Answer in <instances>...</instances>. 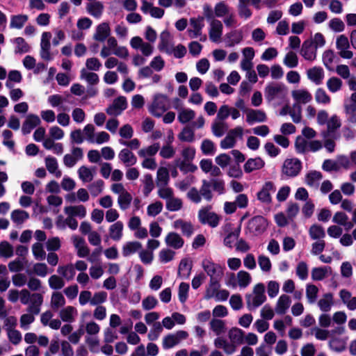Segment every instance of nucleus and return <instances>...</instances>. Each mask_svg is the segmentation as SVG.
Returning a JSON list of instances; mask_svg holds the SVG:
<instances>
[{"label":"nucleus","instance_id":"6e6552de","mask_svg":"<svg viewBox=\"0 0 356 356\" xmlns=\"http://www.w3.org/2000/svg\"><path fill=\"white\" fill-rule=\"evenodd\" d=\"M202 267L210 278L222 277L223 275L221 266L220 265L215 264L209 260H204L202 261Z\"/></svg>","mask_w":356,"mask_h":356},{"label":"nucleus","instance_id":"603ef678","mask_svg":"<svg viewBox=\"0 0 356 356\" xmlns=\"http://www.w3.org/2000/svg\"><path fill=\"white\" fill-rule=\"evenodd\" d=\"M163 330L162 325L159 322H155L153 324L152 328L148 333L147 337L149 341H156L158 339L161 332Z\"/></svg>","mask_w":356,"mask_h":356},{"label":"nucleus","instance_id":"2eb2a0df","mask_svg":"<svg viewBox=\"0 0 356 356\" xmlns=\"http://www.w3.org/2000/svg\"><path fill=\"white\" fill-rule=\"evenodd\" d=\"M165 243L175 249H179L183 247L184 241V239L176 232H170L165 236Z\"/></svg>","mask_w":356,"mask_h":356},{"label":"nucleus","instance_id":"bf43d9fd","mask_svg":"<svg viewBox=\"0 0 356 356\" xmlns=\"http://www.w3.org/2000/svg\"><path fill=\"white\" fill-rule=\"evenodd\" d=\"M32 251L36 259H44L46 253L43 249V245L42 243L39 242L34 243L32 246Z\"/></svg>","mask_w":356,"mask_h":356},{"label":"nucleus","instance_id":"b1692460","mask_svg":"<svg viewBox=\"0 0 356 356\" xmlns=\"http://www.w3.org/2000/svg\"><path fill=\"white\" fill-rule=\"evenodd\" d=\"M228 39V46L234 47L235 44H239L243 38L242 31L240 30H234L227 33Z\"/></svg>","mask_w":356,"mask_h":356},{"label":"nucleus","instance_id":"338daca9","mask_svg":"<svg viewBox=\"0 0 356 356\" xmlns=\"http://www.w3.org/2000/svg\"><path fill=\"white\" fill-rule=\"evenodd\" d=\"M211 330L217 334H220L225 329V323L222 320L213 319L210 322Z\"/></svg>","mask_w":356,"mask_h":356},{"label":"nucleus","instance_id":"e433bc0d","mask_svg":"<svg viewBox=\"0 0 356 356\" xmlns=\"http://www.w3.org/2000/svg\"><path fill=\"white\" fill-rule=\"evenodd\" d=\"M76 311L72 306H67L60 311V317L64 322H72L74 321L73 313Z\"/></svg>","mask_w":356,"mask_h":356},{"label":"nucleus","instance_id":"cd10ccee","mask_svg":"<svg viewBox=\"0 0 356 356\" xmlns=\"http://www.w3.org/2000/svg\"><path fill=\"white\" fill-rule=\"evenodd\" d=\"M26 15H12L10 19V27L17 29H22L28 20Z\"/></svg>","mask_w":356,"mask_h":356},{"label":"nucleus","instance_id":"393cba45","mask_svg":"<svg viewBox=\"0 0 356 356\" xmlns=\"http://www.w3.org/2000/svg\"><path fill=\"white\" fill-rule=\"evenodd\" d=\"M292 96L295 100L303 104L310 102L312 99V95L305 90H293Z\"/></svg>","mask_w":356,"mask_h":356},{"label":"nucleus","instance_id":"5701e85b","mask_svg":"<svg viewBox=\"0 0 356 356\" xmlns=\"http://www.w3.org/2000/svg\"><path fill=\"white\" fill-rule=\"evenodd\" d=\"M65 212L70 216L84 218L86 215V209L83 205L70 206L65 208Z\"/></svg>","mask_w":356,"mask_h":356},{"label":"nucleus","instance_id":"5fc2aeb1","mask_svg":"<svg viewBox=\"0 0 356 356\" xmlns=\"http://www.w3.org/2000/svg\"><path fill=\"white\" fill-rule=\"evenodd\" d=\"M104 184V182L102 179H99L90 184L88 186V190L90 191V194L94 197L97 196L99 193H102Z\"/></svg>","mask_w":356,"mask_h":356},{"label":"nucleus","instance_id":"9b49d317","mask_svg":"<svg viewBox=\"0 0 356 356\" xmlns=\"http://www.w3.org/2000/svg\"><path fill=\"white\" fill-rule=\"evenodd\" d=\"M111 33V29L108 23L102 22L97 26L96 32L93 38L99 42H104Z\"/></svg>","mask_w":356,"mask_h":356},{"label":"nucleus","instance_id":"e2e57ef3","mask_svg":"<svg viewBox=\"0 0 356 356\" xmlns=\"http://www.w3.org/2000/svg\"><path fill=\"white\" fill-rule=\"evenodd\" d=\"M296 274L302 280H305L307 278L308 268L307 264L305 261H300L298 263L296 268Z\"/></svg>","mask_w":356,"mask_h":356},{"label":"nucleus","instance_id":"9d476101","mask_svg":"<svg viewBox=\"0 0 356 356\" xmlns=\"http://www.w3.org/2000/svg\"><path fill=\"white\" fill-rule=\"evenodd\" d=\"M223 26L220 20L213 19L211 22V28L209 32L210 40L217 42L222 33Z\"/></svg>","mask_w":356,"mask_h":356},{"label":"nucleus","instance_id":"ddd939ff","mask_svg":"<svg viewBox=\"0 0 356 356\" xmlns=\"http://www.w3.org/2000/svg\"><path fill=\"white\" fill-rule=\"evenodd\" d=\"M190 24L193 26V30H188V31L192 33H190V37L191 38H197L199 35L202 34V29L204 26V17L199 16L198 17H193L190 19Z\"/></svg>","mask_w":356,"mask_h":356},{"label":"nucleus","instance_id":"423d86ee","mask_svg":"<svg viewBox=\"0 0 356 356\" xmlns=\"http://www.w3.org/2000/svg\"><path fill=\"white\" fill-rule=\"evenodd\" d=\"M301 55L307 60H314L316 57V48L314 47L313 40H306L303 42L300 50Z\"/></svg>","mask_w":356,"mask_h":356},{"label":"nucleus","instance_id":"bb28decb","mask_svg":"<svg viewBox=\"0 0 356 356\" xmlns=\"http://www.w3.org/2000/svg\"><path fill=\"white\" fill-rule=\"evenodd\" d=\"M142 248V245L138 241L127 242L122 248V254L124 257H128L135 253Z\"/></svg>","mask_w":356,"mask_h":356},{"label":"nucleus","instance_id":"3c124183","mask_svg":"<svg viewBox=\"0 0 356 356\" xmlns=\"http://www.w3.org/2000/svg\"><path fill=\"white\" fill-rule=\"evenodd\" d=\"M177 165L179 167V170L184 174L188 172H194L197 169L195 165L187 161H180L179 159L177 161Z\"/></svg>","mask_w":356,"mask_h":356},{"label":"nucleus","instance_id":"09e8293b","mask_svg":"<svg viewBox=\"0 0 356 356\" xmlns=\"http://www.w3.org/2000/svg\"><path fill=\"white\" fill-rule=\"evenodd\" d=\"M214 345L218 348H223L225 351L228 354L232 353L235 350L234 346H230L226 340L221 337H218L215 339Z\"/></svg>","mask_w":356,"mask_h":356},{"label":"nucleus","instance_id":"6e6d98bb","mask_svg":"<svg viewBox=\"0 0 356 356\" xmlns=\"http://www.w3.org/2000/svg\"><path fill=\"white\" fill-rule=\"evenodd\" d=\"M159 148V143H156L149 146L147 149H140L138 151V155L140 157H145L146 155L154 156L157 153Z\"/></svg>","mask_w":356,"mask_h":356},{"label":"nucleus","instance_id":"aec40b11","mask_svg":"<svg viewBox=\"0 0 356 356\" xmlns=\"http://www.w3.org/2000/svg\"><path fill=\"white\" fill-rule=\"evenodd\" d=\"M45 165L50 173L54 174L57 178L60 177L62 173L61 171L58 170V162L56 158L50 156H47L45 159Z\"/></svg>","mask_w":356,"mask_h":356},{"label":"nucleus","instance_id":"1a4fd4ad","mask_svg":"<svg viewBox=\"0 0 356 356\" xmlns=\"http://www.w3.org/2000/svg\"><path fill=\"white\" fill-rule=\"evenodd\" d=\"M267 120L266 115L261 110L248 109L246 114V122L249 124L254 122H264Z\"/></svg>","mask_w":356,"mask_h":356},{"label":"nucleus","instance_id":"37998d69","mask_svg":"<svg viewBox=\"0 0 356 356\" xmlns=\"http://www.w3.org/2000/svg\"><path fill=\"white\" fill-rule=\"evenodd\" d=\"M308 142L301 136H298L295 140L296 151L298 154H305L307 152Z\"/></svg>","mask_w":356,"mask_h":356},{"label":"nucleus","instance_id":"f3484780","mask_svg":"<svg viewBox=\"0 0 356 356\" xmlns=\"http://www.w3.org/2000/svg\"><path fill=\"white\" fill-rule=\"evenodd\" d=\"M285 87L282 84L273 85L269 84L265 88V96L268 101H272L285 90Z\"/></svg>","mask_w":356,"mask_h":356},{"label":"nucleus","instance_id":"0e129e2a","mask_svg":"<svg viewBox=\"0 0 356 356\" xmlns=\"http://www.w3.org/2000/svg\"><path fill=\"white\" fill-rule=\"evenodd\" d=\"M8 337L10 341L14 345L19 344L22 341L20 332L15 329L8 328Z\"/></svg>","mask_w":356,"mask_h":356},{"label":"nucleus","instance_id":"c03bdc74","mask_svg":"<svg viewBox=\"0 0 356 356\" xmlns=\"http://www.w3.org/2000/svg\"><path fill=\"white\" fill-rule=\"evenodd\" d=\"M189 284L186 282H181L179 286L178 297L179 300L181 303H185L188 299Z\"/></svg>","mask_w":356,"mask_h":356},{"label":"nucleus","instance_id":"a878e982","mask_svg":"<svg viewBox=\"0 0 356 356\" xmlns=\"http://www.w3.org/2000/svg\"><path fill=\"white\" fill-rule=\"evenodd\" d=\"M120 159L124 163L128 165H134L137 159L136 156L128 149H123L119 153Z\"/></svg>","mask_w":356,"mask_h":356},{"label":"nucleus","instance_id":"ea45409f","mask_svg":"<svg viewBox=\"0 0 356 356\" xmlns=\"http://www.w3.org/2000/svg\"><path fill=\"white\" fill-rule=\"evenodd\" d=\"M238 283L240 287H247L251 282L250 274L245 270H240L237 273Z\"/></svg>","mask_w":356,"mask_h":356},{"label":"nucleus","instance_id":"052dcab7","mask_svg":"<svg viewBox=\"0 0 356 356\" xmlns=\"http://www.w3.org/2000/svg\"><path fill=\"white\" fill-rule=\"evenodd\" d=\"M113 104V106L118 109L116 115H120L127 107V99L124 96H120L115 99Z\"/></svg>","mask_w":356,"mask_h":356},{"label":"nucleus","instance_id":"dca6fc26","mask_svg":"<svg viewBox=\"0 0 356 356\" xmlns=\"http://www.w3.org/2000/svg\"><path fill=\"white\" fill-rule=\"evenodd\" d=\"M192 267V261L188 258L182 259L178 268V276L184 279H188L191 275Z\"/></svg>","mask_w":356,"mask_h":356},{"label":"nucleus","instance_id":"58836bf2","mask_svg":"<svg viewBox=\"0 0 356 356\" xmlns=\"http://www.w3.org/2000/svg\"><path fill=\"white\" fill-rule=\"evenodd\" d=\"M195 113L191 109H183L178 115V120L181 124H186L195 118Z\"/></svg>","mask_w":356,"mask_h":356},{"label":"nucleus","instance_id":"39448f33","mask_svg":"<svg viewBox=\"0 0 356 356\" xmlns=\"http://www.w3.org/2000/svg\"><path fill=\"white\" fill-rule=\"evenodd\" d=\"M275 190L276 188L273 182L270 181L265 182L261 191L257 194L258 200L264 203L271 202L270 192H275Z\"/></svg>","mask_w":356,"mask_h":356},{"label":"nucleus","instance_id":"7ed1b4c3","mask_svg":"<svg viewBox=\"0 0 356 356\" xmlns=\"http://www.w3.org/2000/svg\"><path fill=\"white\" fill-rule=\"evenodd\" d=\"M268 226V221L262 216L252 217L248 222L247 228L254 235L263 234Z\"/></svg>","mask_w":356,"mask_h":356},{"label":"nucleus","instance_id":"2f4dec72","mask_svg":"<svg viewBox=\"0 0 356 356\" xmlns=\"http://www.w3.org/2000/svg\"><path fill=\"white\" fill-rule=\"evenodd\" d=\"M131 201L132 196L127 191H125L124 193L120 194L118 199L119 207L122 210L127 209L129 207Z\"/></svg>","mask_w":356,"mask_h":356},{"label":"nucleus","instance_id":"c756f323","mask_svg":"<svg viewBox=\"0 0 356 356\" xmlns=\"http://www.w3.org/2000/svg\"><path fill=\"white\" fill-rule=\"evenodd\" d=\"M309 234L312 239L317 240L323 238L325 236V232L323 227L319 225H312L309 229Z\"/></svg>","mask_w":356,"mask_h":356},{"label":"nucleus","instance_id":"f704fd0d","mask_svg":"<svg viewBox=\"0 0 356 356\" xmlns=\"http://www.w3.org/2000/svg\"><path fill=\"white\" fill-rule=\"evenodd\" d=\"M58 273L61 274L67 280H71L75 275V270L72 264L59 266L58 268Z\"/></svg>","mask_w":356,"mask_h":356},{"label":"nucleus","instance_id":"4d7b16f0","mask_svg":"<svg viewBox=\"0 0 356 356\" xmlns=\"http://www.w3.org/2000/svg\"><path fill=\"white\" fill-rule=\"evenodd\" d=\"M162 209L163 203L160 201H156L147 207V214L150 216H156L162 211Z\"/></svg>","mask_w":356,"mask_h":356},{"label":"nucleus","instance_id":"69168bd1","mask_svg":"<svg viewBox=\"0 0 356 356\" xmlns=\"http://www.w3.org/2000/svg\"><path fill=\"white\" fill-rule=\"evenodd\" d=\"M318 289L316 286L314 284H307L306 288V296L309 302H315L317 298Z\"/></svg>","mask_w":356,"mask_h":356},{"label":"nucleus","instance_id":"f8f14e48","mask_svg":"<svg viewBox=\"0 0 356 356\" xmlns=\"http://www.w3.org/2000/svg\"><path fill=\"white\" fill-rule=\"evenodd\" d=\"M265 165L264 161L259 156L254 159H248L244 164V171L246 173L252 172L256 170H260Z\"/></svg>","mask_w":356,"mask_h":356},{"label":"nucleus","instance_id":"20e7f679","mask_svg":"<svg viewBox=\"0 0 356 356\" xmlns=\"http://www.w3.org/2000/svg\"><path fill=\"white\" fill-rule=\"evenodd\" d=\"M211 206L201 209L198 212V218L202 224H208L211 227H216L219 224V216L214 212H209Z\"/></svg>","mask_w":356,"mask_h":356},{"label":"nucleus","instance_id":"c85d7f7f","mask_svg":"<svg viewBox=\"0 0 356 356\" xmlns=\"http://www.w3.org/2000/svg\"><path fill=\"white\" fill-rule=\"evenodd\" d=\"M88 12L95 17V18H99L102 15L104 10V6L100 1H95L90 3L88 6Z\"/></svg>","mask_w":356,"mask_h":356},{"label":"nucleus","instance_id":"4468645a","mask_svg":"<svg viewBox=\"0 0 356 356\" xmlns=\"http://www.w3.org/2000/svg\"><path fill=\"white\" fill-rule=\"evenodd\" d=\"M307 77L315 84L319 85L324 78V71L321 67H313L307 72Z\"/></svg>","mask_w":356,"mask_h":356},{"label":"nucleus","instance_id":"a18cd8bd","mask_svg":"<svg viewBox=\"0 0 356 356\" xmlns=\"http://www.w3.org/2000/svg\"><path fill=\"white\" fill-rule=\"evenodd\" d=\"M49 285L51 289L58 290L65 285V282L60 277L53 275L49 278Z\"/></svg>","mask_w":356,"mask_h":356},{"label":"nucleus","instance_id":"4c0bfd02","mask_svg":"<svg viewBox=\"0 0 356 356\" xmlns=\"http://www.w3.org/2000/svg\"><path fill=\"white\" fill-rule=\"evenodd\" d=\"M284 64L289 68H294L298 65V58L293 51L288 52L284 58Z\"/></svg>","mask_w":356,"mask_h":356},{"label":"nucleus","instance_id":"774afa93","mask_svg":"<svg viewBox=\"0 0 356 356\" xmlns=\"http://www.w3.org/2000/svg\"><path fill=\"white\" fill-rule=\"evenodd\" d=\"M201 150L205 155H211L214 152V143L209 139H204L201 145Z\"/></svg>","mask_w":356,"mask_h":356},{"label":"nucleus","instance_id":"8fccbe9b","mask_svg":"<svg viewBox=\"0 0 356 356\" xmlns=\"http://www.w3.org/2000/svg\"><path fill=\"white\" fill-rule=\"evenodd\" d=\"M182 201L179 198L172 197L166 202V209L170 211H177L181 209Z\"/></svg>","mask_w":356,"mask_h":356},{"label":"nucleus","instance_id":"6ab92c4d","mask_svg":"<svg viewBox=\"0 0 356 356\" xmlns=\"http://www.w3.org/2000/svg\"><path fill=\"white\" fill-rule=\"evenodd\" d=\"M123 223L117 221L109 227L110 237L114 241H120L122 236Z\"/></svg>","mask_w":356,"mask_h":356},{"label":"nucleus","instance_id":"49530a36","mask_svg":"<svg viewBox=\"0 0 356 356\" xmlns=\"http://www.w3.org/2000/svg\"><path fill=\"white\" fill-rule=\"evenodd\" d=\"M81 78L86 79L91 85L97 84L99 81V76L96 73L88 72L84 68L81 70Z\"/></svg>","mask_w":356,"mask_h":356},{"label":"nucleus","instance_id":"4be33fe9","mask_svg":"<svg viewBox=\"0 0 356 356\" xmlns=\"http://www.w3.org/2000/svg\"><path fill=\"white\" fill-rule=\"evenodd\" d=\"M244 331L238 327H232L229 331L230 340L236 343L242 344L244 343Z\"/></svg>","mask_w":356,"mask_h":356},{"label":"nucleus","instance_id":"c9c22d12","mask_svg":"<svg viewBox=\"0 0 356 356\" xmlns=\"http://www.w3.org/2000/svg\"><path fill=\"white\" fill-rule=\"evenodd\" d=\"M327 268H330L327 266L314 268L312 270V279L314 281L323 280L326 277Z\"/></svg>","mask_w":356,"mask_h":356},{"label":"nucleus","instance_id":"473e14b6","mask_svg":"<svg viewBox=\"0 0 356 356\" xmlns=\"http://www.w3.org/2000/svg\"><path fill=\"white\" fill-rule=\"evenodd\" d=\"M332 299L333 296L331 293H325L324 298L319 300L318 302L321 310L325 312H329L332 304Z\"/></svg>","mask_w":356,"mask_h":356},{"label":"nucleus","instance_id":"de8ad7c7","mask_svg":"<svg viewBox=\"0 0 356 356\" xmlns=\"http://www.w3.org/2000/svg\"><path fill=\"white\" fill-rule=\"evenodd\" d=\"M211 186V182H209L205 179L202 181V185L200 188V193L207 201H211L213 197L211 191L210 190Z\"/></svg>","mask_w":356,"mask_h":356},{"label":"nucleus","instance_id":"680f3d73","mask_svg":"<svg viewBox=\"0 0 356 356\" xmlns=\"http://www.w3.org/2000/svg\"><path fill=\"white\" fill-rule=\"evenodd\" d=\"M175 252L170 249H162L159 252V260L162 263H168L174 258Z\"/></svg>","mask_w":356,"mask_h":356},{"label":"nucleus","instance_id":"a211bd4d","mask_svg":"<svg viewBox=\"0 0 356 356\" xmlns=\"http://www.w3.org/2000/svg\"><path fill=\"white\" fill-rule=\"evenodd\" d=\"M291 302V301L289 296L284 294L280 296L277 302L276 312L280 315L284 314L289 309Z\"/></svg>","mask_w":356,"mask_h":356},{"label":"nucleus","instance_id":"0eeeda50","mask_svg":"<svg viewBox=\"0 0 356 356\" xmlns=\"http://www.w3.org/2000/svg\"><path fill=\"white\" fill-rule=\"evenodd\" d=\"M40 118L35 114H29L24 121L22 127V132L24 135H27L40 124Z\"/></svg>","mask_w":356,"mask_h":356},{"label":"nucleus","instance_id":"412c9836","mask_svg":"<svg viewBox=\"0 0 356 356\" xmlns=\"http://www.w3.org/2000/svg\"><path fill=\"white\" fill-rule=\"evenodd\" d=\"M11 220L17 225L22 224L26 220L29 218V214L27 211L21 209H15L10 215Z\"/></svg>","mask_w":356,"mask_h":356},{"label":"nucleus","instance_id":"864d4df0","mask_svg":"<svg viewBox=\"0 0 356 356\" xmlns=\"http://www.w3.org/2000/svg\"><path fill=\"white\" fill-rule=\"evenodd\" d=\"M0 254L1 256L9 258L13 255V247L6 241L0 243Z\"/></svg>","mask_w":356,"mask_h":356},{"label":"nucleus","instance_id":"f03ea898","mask_svg":"<svg viewBox=\"0 0 356 356\" xmlns=\"http://www.w3.org/2000/svg\"><path fill=\"white\" fill-rule=\"evenodd\" d=\"M302 170V162L299 159H286L282 168V174L287 177L298 176Z\"/></svg>","mask_w":356,"mask_h":356},{"label":"nucleus","instance_id":"7c9ffc66","mask_svg":"<svg viewBox=\"0 0 356 356\" xmlns=\"http://www.w3.org/2000/svg\"><path fill=\"white\" fill-rule=\"evenodd\" d=\"M178 138L181 141L192 143L195 140V134L192 128L186 126L178 135Z\"/></svg>","mask_w":356,"mask_h":356},{"label":"nucleus","instance_id":"79ce46f5","mask_svg":"<svg viewBox=\"0 0 356 356\" xmlns=\"http://www.w3.org/2000/svg\"><path fill=\"white\" fill-rule=\"evenodd\" d=\"M327 86L331 92H336L341 88L342 81L338 77L332 76L327 80Z\"/></svg>","mask_w":356,"mask_h":356},{"label":"nucleus","instance_id":"72a5a7b5","mask_svg":"<svg viewBox=\"0 0 356 356\" xmlns=\"http://www.w3.org/2000/svg\"><path fill=\"white\" fill-rule=\"evenodd\" d=\"M16 47L15 52L16 54H24L30 51V47L25 40L22 37H17L15 39Z\"/></svg>","mask_w":356,"mask_h":356},{"label":"nucleus","instance_id":"f257e3e1","mask_svg":"<svg viewBox=\"0 0 356 356\" xmlns=\"http://www.w3.org/2000/svg\"><path fill=\"white\" fill-rule=\"evenodd\" d=\"M168 96L163 94H156L149 106V113L156 118H160L168 110Z\"/></svg>","mask_w":356,"mask_h":356},{"label":"nucleus","instance_id":"13d9d810","mask_svg":"<svg viewBox=\"0 0 356 356\" xmlns=\"http://www.w3.org/2000/svg\"><path fill=\"white\" fill-rule=\"evenodd\" d=\"M315 99L318 103L329 104L331 101L330 96L324 89L318 88L315 93Z\"/></svg>","mask_w":356,"mask_h":356},{"label":"nucleus","instance_id":"a19ab883","mask_svg":"<svg viewBox=\"0 0 356 356\" xmlns=\"http://www.w3.org/2000/svg\"><path fill=\"white\" fill-rule=\"evenodd\" d=\"M51 307L54 309L63 307L65 304V300L60 292H54L51 296Z\"/></svg>","mask_w":356,"mask_h":356}]
</instances>
